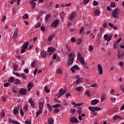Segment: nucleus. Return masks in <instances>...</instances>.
<instances>
[{
	"instance_id": "1",
	"label": "nucleus",
	"mask_w": 124,
	"mask_h": 124,
	"mask_svg": "<svg viewBox=\"0 0 124 124\" xmlns=\"http://www.w3.org/2000/svg\"><path fill=\"white\" fill-rule=\"evenodd\" d=\"M68 61V64H72L73 63V62L74 61V53L71 52L69 54Z\"/></svg>"
},
{
	"instance_id": "2",
	"label": "nucleus",
	"mask_w": 124,
	"mask_h": 124,
	"mask_svg": "<svg viewBox=\"0 0 124 124\" xmlns=\"http://www.w3.org/2000/svg\"><path fill=\"white\" fill-rule=\"evenodd\" d=\"M112 15L113 18H118L119 17V9H115L112 12Z\"/></svg>"
},
{
	"instance_id": "3",
	"label": "nucleus",
	"mask_w": 124,
	"mask_h": 124,
	"mask_svg": "<svg viewBox=\"0 0 124 124\" xmlns=\"http://www.w3.org/2000/svg\"><path fill=\"white\" fill-rule=\"evenodd\" d=\"M59 93L57 94V96L58 97H59V98H60L61 96H62V95H63L64 93H66V90H63L62 89H60L59 91Z\"/></svg>"
},
{
	"instance_id": "4",
	"label": "nucleus",
	"mask_w": 124,
	"mask_h": 124,
	"mask_svg": "<svg viewBox=\"0 0 124 124\" xmlns=\"http://www.w3.org/2000/svg\"><path fill=\"white\" fill-rule=\"evenodd\" d=\"M112 37H113L112 35H108V34H105L104 35V40H107V42H110L111 40H112Z\"/></svg>"
},
{
	"instance_id": "5",
	"label": "nucleus",
	"mask_w": 124,
	"mask_h": 124,
	"mask_svg": "<svg viewBox=\"0 0 124 124\" xmlns=\"http://www.w3.org/2000/svg\"><path fill=\"white\" fill-rule=\"evenodd\" d=\"M27 89L21 88L20 90L19 91V93L21 95H26V94H27Z\"/></svg>"
},
{
	"instance_id": "6",
	"label": "nucleus",
	"mask_w": 124,
	"mask_h": 124,
	"mask_svg": "<svg viewBox=\"0 0 124 124\" xmlns=\"http://www.w3.org/2000/svg\"><path fill=\"white\" fill-rule=\"evenodd\" d=\"M59 23H60L59 20L56 19L52 22L51 24V26L52 27V28H57V27H58V25H59Z\"/></svg>"
},
{
	"instance_id": "7",
	"label": "nucleus",
	"mask_w": 124,
	"mask_h": 124,
	"mask_svg": "<svg viewBox=\"0 0 124 124\" xmlns=\"http://www.w3.org/2000/svg\"><path fill=\"white\" fill-rule=\"evenodd\" d=\"M79 69H80V68L77 65H75L71 68V70L73 73H75V70H79Z\"/></svg>"
},
{
	"instance_id": "8",
	"label": "nucleus",
	"mask_w": 124,
	"mask_h": 124,
	"mask_svg": "<svg viewBox=\"0 0 124 124\" xmlns=\"http://www.w3.org/2000/svg\"><path fill=\"white\" fill-rule=\"evenodd\" d=\"M41 56L44 59H46V58H47V56H48V54H47V52L42 51L41 52Z\"/></svg>"
},
{
	"instance_id": "9",
	"label": "nucleus",
	"mask_w": 124,
	"mask_h": 124,
	"mask_svg": "<svg viewBox=\"0 0 124 124\" xmlns=\"http://www.w3.org/2000/svg\"><path fill=\"white\" fill-rule=\"evenodd\" d=\"M70 123H73L74 124H76V123H78V119L75 118V117H73L70 119Z\"/></svg>"
},
{
	"instance_id": "10",
	"label": "nucleus",
	"mask_w": 124,
	"mask_h": 124,
	"mask_svg": "<svg viewBox=\"0 0 124 124\" xmlns=\"http://www.w3.org/2000/svg\"><path fill=\"white\" fill-rule=\"evenodd\" d=\"M124 52L122 53H120V51H118V54H117V58L118 60H121V59H124Z\"/></svg>"
},
{
	"instance_id": "11",
	"label": "nucleus",
	"mask_w": 124,
	"mask_h": 124,
	"mask_svg": "<svg viewBox=\"0 0 124 124\" xmlns=\"http://www.w3.org/2000/svg\"><path fill=\"white\" fill-rule=\"evenodd\" d=\"M56 51V48H54L53 46H50L47 48V52L49 53H53Z\"/></svg>"
},
{
	"instance_id": "12",
	"label": "nucleus",
	"mask_w": 124,
	"mask_h": 124,
	"mask_svg": "<svg viewBox=\"0 0 124 124\" xmlns=\"http://www.w3.org/2000/svg\"><path fill=\"white\" fill-rule=\"evenodd\" d=\"M14 115H17L19 114V107H17L14 109Z\"/></svg>"
},
{
	"instance_id": "13",
	"label": "nucleus",
	"mask_w": 124,
	"mask_h": 124,
	"mask_svg": "<svg viewBox=\"0 0 124 124\" xmlns=\"http://www.w3.org/2000/svg\"><path fill=\"white\" fill-rule=\"evenodd\" d=\"M98 70L99 71V74H102L103 73V71L102 70V66L100 64L98 65Z\"/></svg>"
},
{
	"instance_id": "14",
	"label": "nucleus",
	"mask_w": 124,
	"mask_h": 124,
	"mask_svg": "<svg viewBox=\"0 0 124 124\" xmlns=\"http://www.w3.org/2000/svg\"><path fill=\"white\" fill-rule=\"evenodd\" d=\"M28 47H29V42H26L24 43V44L23 45V49H24L25 50H27Z\"/></svg>"
},
{
	"instance_id": "15",
	"label": "nucleus",
	"mask_w": 124,
	"mask_h": 124,
	"mask_svg": "<svg viewBox=\"0 0 124 124\" xmlns=\"http://www.w3.org/2000/svg\"><path fill=\"white\" fill-rule=\"evenodd\" d=\"M76 78L78 79L76 81V84H79V83H81V82L83 81V78H79L78 76H77Z\"/></svg>"
},
{
	"instance_id": "16",
	"label": "nucleus",
	"mask_w": 124,
	"mask_h": 124,
	"mask_svg": "<svg viewBox=\"0 0 124 124\" xmlns=\"http://www.w3.org/2000/svg\"><path fill=\"white\" fill-rule=\"evenodd\" d=\"M33 87V84L31 83V82H29V83L28 85V91L30 92L31 89H32V87Z\"/></svg>"
},
{
	"instance_id": "17",
	"label": "nucleus",
	"mask_w": 124,
	"mask_h": 124,
	"mask_svg": "<svg viewBox=\"0 0 124 124\" xmlns=\"http://www.w3.org/2000/svg\"><path fill=\"white\" fill-rule=\"evenodd\" d=\"M43 107H44V104L43 103L39 102V108L40 110H42V109H43Z\"/></svg>"
},
{
	"instance_id": "18",
	"label": "nucleus",
	"mask_w": 124,
	"mask_h": 124,
	"mask_svg": "<svg viewBox=\"0 0 124 124\" xmlns=\"http://www.w3.org/2000/svg\"><path fill=\"white\" fill-rule=\"evenodd\" d=\"M28 102L31 104V106H32V108L34 107L35 106L34 102H33V101H32V99H31V98H30L29 99Z\"/></svg>"
},
{
	"instance_id": "19",
	"label": "nucleus",
	"mask_w": 124,
	"mask_h": 124,
	"mask_svg": "<svg viewBox=\"0 0 124 124\" xmlns=\"http://www.w3.org/2000/svg\"><path fill=\"white\" fill-rule=\"evenodd\" d=\"M99 101V100L97 99L93 100L91 102V103L93 104V105H95V104H97V103Z\"/></svg>"
},
{
	"instance_id": "20",
	"label": "nucleus",
	"mask_w": 124,
	"mask_h": 124,
	"mask_svg": "<svg viewBox=\"0 0 124 124\" xmlns=\"http://www.w3.org/2000/svg\"><path fill=\"white\" fill-rule=\"evenodd\" d=\"M14 84L19 85V84H21V80L18 79H15L14 81Z\"/></svg>"
},
{
	"instance_id": "21",
	"label": "nucleus",
	"mask_w": 124,
	"mask_h": 124,
	"mask_svg": "<svg viewBox=\"0 0 124 124\" xmlns=\"http://www.w3.org/2000/svg\"><path fill=\"white\" fill-rule=\"evenodd\" d=\"M77 113L78 115H81V114H82V108L78 107V109L77 110Z\"/></svg>"
},
{
	"instance_id": "22",
	"label": "nucleus",
	"mask_w": 124,
	"mask_h": 124,
	"mask_svg": "<svg viewBox=\"0 0 124 124\" xmlns=\"http://www.w3.org/2000/svg\"><path fill=\"white\" fill-rule=\"evenodd\" d=\"M94 15L95 16H99V15H100V13H99V10H95L94 11Z\"/></svg>"
},
{
	"instance_id": "23",
	"label": "nucleus",
	"mask_w": 124,
	"mask_h": 124,
	"mask_svg": "<svg viewBox=\"0 0 124 124\" xmlns=\"http://www.w3.org/2000/svg\"><path fill=\"white\" fill-rule=\"evenodd\" d=\"M17 35H18V32L17 31H15V32H14V35L13 36V39L14 40L16 39V36H17Z\"/></svg>"
},
{
	"instance_id": "24",
	"label": "nucleus",
	"mask_w": 124,
	"mask_h": 124,
	"mask_svg": "<svg viewBox=\"0 0 124 124\" xmlns=\"http://www.w3.org/2000/svg\"><path fill=\"white\" fill-rule=\"evenodd\" d=\"M48 124H54V119L50 118L48 120Z\"/></svg>"
},
{
	"instance_id": "25",
	"label": "nucleus",
	"mask_w": 124,
	"mask_h": 124,
	"mask_svg": "<svg viewBox=\"0 0 124 124\" xmlns=\"http://www.w3.org/2000/svg\"><path fill=\"white\" fill-rule=\"evenodd\" d=\"M81 43H82V39L78 38L76 41V44H77V45H80Z\"/></svg>"
},
{
	"instance_id": "26",
	"label": "nucleus",
	"mask_w": 124,
	"mask_h": 124,
	"mask_svg": "<svg viewBox=\"0 0 124 124\" xmlns=\"http://www.w3.org/2000/svg\"><path fill=\"white\" fill-rule=\"evenodd\" d=\"M15 80H14V77H10L9 79H8V82L9 83H13V82H14Z\"/></svg>"
},
{
	"instance_id": "27",
	"label": "nucleus",
	"mask_w": 124,
	"mask_h": 124,
	"mask_svg": "<svg viewBox=\"0 0 124 124\" xmlns=\"http://www.w3.org/2000/svg\"><path fill=\"white\" fill-rule=\"evenodd\" d=\"M42 113V110L40 109L38 110V112H37L36 113V118H38V116Z\"/></svg>"
},
{
	"instance_id": "28",
	"label": "nucleus",
	"mask_w": 124,
	"mask_h": 124,
	"mask_svg": "<svg viewBox=\"0 0 124 124\" xmlns=\"http://www.w3.org/2000/svg\"><path fill=\"white\" fill-rule=\"evenodd\" d=\"M54 36H55V34L50 35L48 38V41H50V42L52 41L53 38H54Z\"/></svg>"
},
{
	"instance_id": "29",
	"label": "nucleus",
	"mask_w": 124,
	"mask_h": 124,
	"mask_svg": "<svg viewBox=\"0 0 124 124\" xmlns=\"http://www.w3.org/2000/svg\"><path fill=\"white\" fill-rule=\"evenodd\" d=\"M13 67L14 68V71H17V69L18 67V64H14V65H13Z\"/></svg>"
},
{
	"instance_id": "30",
	"label": "nucleus",
	"mask_w": 124,
	"mask_h": 124,
	"mask_svg": "<svg viewBox=\"0 0 124 124\" xmlns=\"http://www.w3.org/2000/svg\"><path fill=\"white\" fill-rule=\"evenodd\" d=\"M89 109L92 112H95V107H89Z\"/></svg>"
},
{
	"instance_id": "31",
	"label": "nucleus",
	"mask_w": 124,
	"mask_h": 124,
	"mask_svg": "<svg viewBox=\"0 0 124 124\" xmlns=\"http://www.w3.org/2000/svg\"><path fill=\"white\" fill-rule=\"evenodd\" d=\"M74 17H75V13H73L69 17L70 20H72Z\"/></svg>"
},
{
	"instance_id": "32",
	"label": "nucleus",
	"mask_w": 124,
	"mask_h": 124,
	"mask_svg": "<svg viewBox=\"0 0 124 124\" xmlns=\"http://www.w3.org/2000/svg\"><path fill=\"white\" fill-rule=\"evenodd\" d=\"M78 60L80 61V62L81 63H82V64H85V60H84V58L82 57Z\"/></svg>"
},
{
	"instance_id": "33",
	"label": "nucleus",
	"mask_w": 124,
	"mask_h": 124,
	"mask_svg": "<svg viewBox=\"0 0 124 124\" xmlns=\"http://www.w3.org/2000/svg\"><path fill=\"white\" fill-rule=\"evenodd\" d=\"M75 90L77 91V92H81L82 91V87H76L75 88Z\"/></svg>"
},
{
	"instance_id": "34",
	"label": "nucleus",
	"mask_w": 124,
	"mask_h": 124,
	"mask_svg": "<svg viewBox=\"0 0 124 124\" xmlns=\"http://www.w3.org/2000/svg\"><path fill=\"white\" fill-rule=\"evenodd\" d=\"M88 50L89 52H93V46H90Z\"/></svg>"
},
{
	"instance_id": "35",
	"label": "nucleus",
	"mask_w": 124,
	"mask_h": 124,
	"mask_svg": "<svg viewBox=\"0 0 124 124\" xmlns=\"http://www.w3.org/2000/svg\"><path fill=\"white\" fill-rule=\"evenodd\" d=\"M10 85H11V84H10L8 82H6L4 84L3 86L5 87V88H7V87H9V86H10Z\"/></svg>"
},
{
	"instance_id": "36",
	"label": "nucleus",
	"mask_w": 124,
	"mask_h": 124,
	"mask_svg": "<svg viewBox=\"0 0 124 124\" xmlns=\"http://www.w3.org/2000/svg\"><path fill=\"white\" fill-rule=\"evenodd\" d=\"M110 7H116V2H111Z\"/></svg>"
},
{
	"instance_id": "37",
	"label": "nucleus",
	"mask_w": 124,
	"mask_h": 124,
	"mask_svg": "<svg viewBox=\"0 0 124 124\" xmlns=\"http://www.w3.org/2000/svg\"><path fill=\"white\" fill-rule=\"evenodd\" d=\"M76 112V109H75L73 108L70 110V114H72V115H73V114H74V113Z\"/></svg>"
},
{
	"instance_id": "38",
	"label": "nucleus",
	"mask_w": 124,
	"mask_h": 124,
	"mask_svg": "<svg viewBox=\"0 0 124 124\" xmlns=\"http://www.w3.org/2000/svg\"><path fill=\"white\" fill-rule=\"evenodd\" d=\"M30 3L31 4L32 6V9L34 8L35 7V6L36 5V3L34 2H30Z\"/></svg>"
},
{
	"instance_id": "39",
	"label": "nucleus",
	"mask_w": 124,
	"mask_h": 124,
	"mask_svg": "<svg viewBox=\"0 0 124 124\" xmlns=\"http://www.w3.org/2000/svg\"><path fill=\"white\" fill-rule=\"evenodd\" d=\"M36 64V62L34 61L31 62L32 67H35V65Z\"/></svg>"
},
{
	"instance_id": "40",
	"label": "nucleus",
	"mask_w": 124,
	"mask_h": 124,
	"mask_svg": "<svg viewBox=\"0 0 124 124\" xmlns=\"http://www.w3.org/2000/svg\"><path fill=\"white\" fill-rule=\"evenodd\" d=\"M47 107L48 109H49V111H52V106H51V105H50V104H47Z\"/></svg>"
},
{
	"instance_id": "41",
	"label": "nucleus",
	"mask_w": 124,
	"mask_h": 124,
	"mask_svg": "<svg viewBox=\"0 0 124 124\" xmlns=\"http://www.w3.org/2000/svg\"><path fill=\"white\" fill-rule=\"evenodd\" d=\"M50 17H51V15L50 14L47 15L45 18L46 21H48V20L49 19V18H50Z\"/></svg>"
},
{
	"instance_id": "42",
	"label": "nucleus",
	"mask_w": 124,
	"mask_h": 124,
	"mask_svg": "<svg viewBox=\"0 0 124 124\" xmlns=\"http://www.w3.org/2000/svg\"><path fill=\"white\" fill-rule=\"evenodd\" d=\"M61 104H56V105H53V107L54 108H59V107H61Z\"/></svg>"
},
{
	"instance_id": "43",
	"label": "nucleus",
	"mask_w": 124,
	"mask_h": 124,
	"mask_svg": "<svg viewBox=\"0 0 124 124\" xmlns=\"http://www.w3.org/2000/svg\"><path fill=\"white\" fill-rule=\"evenodd\" d=\"M77 57H78V60H79L80 59H81L82 58H83L82 57V54H81L80 53H78Z\"/></svg>"
},
{
	"instance_id": "44",
	"label": "nucleus",
	"mask_w": 124,
	"mask_h": 124,
	"mask_svg": "<svg viewBox=\"0 0 124 124\" xmlns=\"http://www.w3.org/2000/svg\"><path fill=\"white\" fill-rule=\"evenodd\" d=\"M20 76L22 77L23 79H26L27 78V76H26V74L25 73L21 74Z\"/></svg>"
},
{
	"instance_id": "45",
	"label": "nucleus",
	"mask_w": 124,
	"mask_h": 124,
	"mask_svg": "<svg viewBox=\"0 0 124 124\" xmlns=\"http://www.w3.org/2000/svg\"><path fill=\"white\" fill-rule=\"evenodd\" d=\"M57 73H59V74H62V69H58L57 71H56Z\"/></svg>"
},
{
	"instance_id": "46",
	"label": "nucleus",
	"mask_w": 124,
	"mask_h": 124,
	"mask_svg": "<svg viewBox=\"0 0 124 124\" xmlns=\"http://www.w3.org/2000/svg\"><path fill=\"white\" fill-rule=\"evenodd\" d=\"M41 27V23L40 22H38L36 25L35 28H39Z\"/></svg>"
},
{
	"instance_id": "47",
	"label": "nucleus",
	"mask_w": 124,
	"mask_h": 124,
	"mask_svg": "<svg viewBox=\"0 0 124 124\" xmlns=\"http://www.w3.org/2000/svg\"><path fill=\"white\" fill-rule=\"evenodd\" d=\"M8 122L10 124H11V123H12V124H13V122H15V121L12 120V119H11V118H8Z\"/></svg>"
},
{
	"instance_id": "48",
	"label": "nucleus",
	"mask_w": 124,
	"mask_h": 124,
	"mask_svg": "<svg viewBox=\"0 0 124 124\" xmlns=\"http://www.w3.org/2000/svg\"><path fill=\"white\" fill-rule=\"evenodd\" d=\"M13 73L16 76H17V77H20V74H19L18 73H17L16 72H13Z\"/></svg>"
},
{
	"instance_id": "49",
	"label": "nucleus",
	"mask_w": 124,
	"mask_h": 124,
	"mask_svg": "<svg viewBox=\"0 0 124 124\" xmlns=\"http://www.w3.org/2000/svg\"><path fill=\"white\" fill-rule=\"evenodd\" d=\"M83 103H77L74 106L75 107H78V106H82Z\"/></svg>"
},
{
	"instance_id": "50",
	"label": "nucleus",
	"mask_w": 124,
	"mask_h": 124,
	"mask_svg": "<svg viewBox=\"0 0 124 124\" xmlns=\"http://www.w3.org/2000/svg\"><path fill=\"white\" fill-rule=\"evenodd\" d=\"M53 112L55 113H59L60 109H59V108H55Z\"/></svg>"
},
{
	"instance_id": "51",
	"label": "nucleus",
	"mask_w": 124,
	"mask_h": 124,
	"mask_svg": "<svg viewBox=\"0 0 124 124\" xmlns=\"http://www.w3.org/2000/svg\"><path fill=\"white\" fill-rule=\"evenodd\" d=\"M105 100V95L102 94L101 96V101Z\"/></svg>"
},
{
	"instance_id": "52",
	"label": "nucleus",
	"mask_w": 124,
	"mask_h": 124,
	"mask_svg": "<svg viewBox=\"0 0 124 124\" xmlns=\"http://www.w3.org/2000/svg\"><path fill=\"white\" fill-rule=\"evenodd\" d=\"M22 18L23 19H28V18H29V16L27 14L24 15L23 16Z\"/></svg>"
},
{
	"instance_id": "53",
	"label": "nucleus",
	"mask_w": 124,
	"mask_h": 124,
	"mask_svg": "<svg viewBox=\"0 0 124 124\" xmlns=\"http://www.w3.org/2000/svg\"><path fill=\"white\" fill-rule=\"evenodd\" d=\"M90 1V0H84L83 1V4H87Z\"/></svg>"
},
{
	"instance_id": "54",
	"label": "nucleus",
	"mask_w": 124,
	"mask_h": 124,
	"mask_svg": "<svg viewBox=\"0 0 124 124\" xmlns=\"http://www.w3.org/2000/svg\"><path fill=\"white\" fill-rule=\"evenodd\" d=\"M45 91L46 93H50V91H49L47 86L45 87Z\"/></svg>"
},
{
	"instance_id": "55",
	"label": "nucleus",
	"mask_w": 124,
	"mask_h": 124,
	"mask_svg": "<svg viewBox=\"0 0 124 124\" xmlns=\"http://www.w3.org/2000/svg\"><path fill=\"white\" fill-rule=\"evenodd\" d=\"M113 121H117L118 120V116L115 115L112 118Z\"/></svg>"
},
{
	"instance_id": "56",
	"label": "nucleus",
	"mask_w": 124,
	"mask_h": 124,
	"mask_svg": "<svg viewBox=\"0 0 124 124\" xmlns=\"http://www.w3.org/2000/svg\"><path fill=\"white\" fill-rule=\"evenodd\" d=\"M97 4H98V2H97V1H95L94 0L93 2V5L94 6H96V5H97Z\"/></svg>"
},
{
	"instance_id": "57",
	"label": "nucleus",
	"mask_w": 124,
	"mask_h": 124,
	"mask_svg": "<svg viewBox=\"0 0 124 124\" xmlns=\"http://www.w3.org/2000/svg\"><path fill=\"white\" fill-rule=\"evenodd\" d=\"M71 42H72V43H74V42H76V40L75 39V38L72 37L71 39Z\"/></svg>"
},
{
	"instance_id": "58",
	"label": "nucleus",
	"mask_w": 124,
	"mask_h": 124,
	"mask_svg": "<svg viewBox=\"0 0 124 124\" xmlns=\"http://www.w3.org/2000/svg\"><path fill=\"white\" fill-rule=\"evenodd\" d=\"M23 109L25 110V111H28V109H29V107H28V106L26 105L23 108Z\"/></svg>"
},
{
	"instance_id": "59",
	"label": "nucleus",
	"mask_w": 124,
	"mask_h": 124,
	"mask_svg": "<svg viewBox=\"0 0 124 124\" xmlns=\"http://www.w3.org/2000/svg\"><path fill=\"white\" fill-rule=\"evenodd\" d=\"M85 94L86 95H88V96H91V94H90V91L89 90L86 91Z\"/></svg>"
},
{
	"instance_id": "60",
	"label": "nucleus",
	"mask_w": 124,
	"mask_h": 124,
	"mask_svg": "<svg viewBox=\"0 0 124 124\" xmlns=\"http://www.w3.org/2000/svg\"><path fill=\"white\" fill-rule=\"evenodd\" d=\"M83 31H84V27H81L79 31V33H82Z\"/></svg>"
},
{
	"instance_id": "61",
	"label": "nucleus",
	"mask_w": 124,
	"mask_h": 124,
	"mask_svg": "<svg viewBox=\"0 0 124 124\" xmlns=\"http://www.w3.org/2000/svg\"><path fill=\"white\" fill-rule=\"evenodd\" d=\"M25 124H31V121H28V120H27V121H25Z\"/></svg>"
},
{
	"instance_id": "62",
	"label": "nucleus",
	"mask_w": 124,
	"mask_h": 124,
	"mask_svg": "<svg viewBox=\"0 0 124 124\" xmlns=\"http://www.w3.org/2000/svg\"><path fill=\"white\" fill-rule=\"evenodd\" d=\"M52 59H53V60H56V59H57V54H54L52 57Z\"/></svg>"
},
{
	"instance_id": "63",
	"label": "nucleus",
	"mask_w": 124,
	"mask_h": 124,
	"mask_svg": "<svg viewBox=\"0 0 124 124\" xmlns=\"http://www.w3.org/2000/svg\"><path fill=\"white\" fill-rule=\"evenodd\" d=\"M24 72H25L26 74H29V69L28 68L25 69L24 70Z\"/></svg>"
},
{
	"instance_id": "64",
	"label": "nucleus",
	"mask_w": 124,
	"mask_h": 124,
	"mask_svg": "<svg viewBox=\"0 0 124 124\" xmlns=\"http://www.w3.org/2000/svg\"><path fill=\"white\" fill-rule=\"evenodd\" d=\"M41 31H45V28L43 26H41Z\"/></svg>"
}]
</instances>
